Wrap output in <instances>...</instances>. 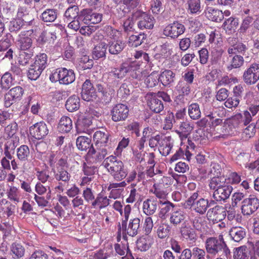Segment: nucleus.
<instances>
[{
    "instance_id": "nucleus-41",
    "label": "nucleus",
    "mask_w": 259,
    "mask_h": 259,
    "mask_svg": "<svg viewBox=\"0 0 259 259\" xmlns=\"http://www.w3.org/2000/svg\"><path fill=\"white\" fill-rule=\"evenodd\" d=\"M242 119L241 114H236L229 119V126L231 128L234 129L235 131H237L244 126L242 122Z\"/></svg>"
},
{
    "instance_id": "nucleus-64",
    "label": "nucleus",
    "mask_w": 259,
    "mask_h": 259,
    "mask_svg": "<svg viewBox=\"0 0 259 259\" xmlns=\"http://www.w3.org/2000/svg\"><path fill=\"white\" fill-rule=\"evenodd\" d=\"M11 37V34H8L0 40V52L5 51L10 47L12 45Z\"/></svg>"
},
{
    "instance_id": "nucleus-60",
    "label": "nucleus",
    "mask_w": 259,
    "mask_h": 259,
    "mask_svg": "<svg viewBox=\"0 0 259 259\" xmlns=\"http://www.w3.org/2000/svg\"><path fill=\"white\" fill-rule=\"evenodd\" d=\"M20 51H33L32 48V41L31 38H22L18 39Z\"/></svg>"
},
{
    "instance_id": "nucleus-3",
    "label": "nucleus",
    "mask_w": 259,
    "mask_h": 259,
    "mask_svg": "<svg viewBox=\"0 0 259 259\" xmlns=\"http://www.w3.org/2000/svg\"><path fill=\"white\" fill-rule=\"evenodd\" d=\"M205 248L206 252L212 255L228 257L230 255V250L224 241L223 235L207 238L205 241Z\"/></svg>"
},
{
    "instance_id": "nucleus-27",
    "label": "nucleus",
    "mask_w": 259,
    "mask_h": 259,
    "mask_svg": "<svg viewBox=\"0 0 259 259\" xmlns=\"http://www.w3.org/2000/svg\"><path fill=\"white\" fill-rule=\"evenodd\" d=\"M92 123L90 116H83L78 118L76 123V128L78 133H85L89 131V128Z\"/></svg>"
},
{
    "instance_id": "nucleus-53",
    "label": "nucleus",
    "mask_w": 259,
    "mask_h": 259,
    "mask_svg": "<svg viewBox=\"0 0 259 259\" xmlns=\"http://www.w3.org/2000/svg\"><path fill=\"white\" fill-rule=\"evenodd\" d=\"M91 162H84L82 164V171L84 176H88L94 177L95 174L97 172V168L93 165Z\"/></svg>"
},
{
    "instance_id": "nucleus-32",
    "label": "nucleus",
    "mask_w": 259,
    "mask_h": 259,
    "mask_svg": "<svg viewBox=\"0 0 259 259\" xmlns=\"http://www.w3.org/2000/svg\"><path fill=\"white\" fill-rule=\"evenodd\" d=\"M72 128V121L71 119L66 116H62L60 119L58 130L62 133H68Z\"/></svg>"
},
{
    "instance_id": "nucleus-58",
    "label": "nucleus",
    "mask_w": 259,
    "mask_h": 259,
    "mask_svg": "<svg viewBox=\"0 0 259 259\" xmlns=\"http://www.w3.org/2000/svg\"><path fill=\"white\" fill-rule=\"evenodd\" d=\"M255 132L256 128L255 124L253 123H250L243 130L242 133V138L244 140H247L254 137Z\"/></svg>"
},
{
    "instance_id": "nucleus-48",
    "label": "nucleus",
    "mask_w": 259,
    "mask_h": 259,
    "mask_svg": "<svg viewBox=\"0 0 259 259\" xmlns=\"http://www.w3.org/2000/svg\"><path fill=\"white\" fill-rule=\"evenodd\" d=\"M44 183L37 182L35 186V191L38 195H43L47 193L46 198L47 199H51V190L49 186H44Z\"/></svg>"
},
{
    "instance_id": "nucleus-47",
    "label": "nucleus",
    "mask_w": 259,
    "mask_h": 259,
    "mask_svg": "<svg viewBox=\"0 0 259 259\" xmlns=\"http://www.w3.org/2000/svg\"><path fill=\"white\" fill-rule=\"evenodd\" d=\"M36 67L44 70L48 65V56L45 53H40L35 57V61L33 64Z\"/></svg>"
},
{
    "instance_id": "nucleus-1",
    "label": "nucleus",
    "mask_w": 259,
    "mask_h": 259,
    "mask_svg": "<svg viewBox=\"0 0 259 259\" xmlns=\"http://www.w3.org/2000/svg\"><path fill=\"white\" fill-rule=\"evenodd\" d=\"M132 207L129 204L124 207V218L121 224H119L118 232L134 237L138 234L140 230V219L138 218H131L127 225V221L131 213Z\"/></svg>"
},
{
    "instance_id": "nucleus-46",
    "label": "nucleus",
    "mask_w": 259,
    "mask_h": 259,
    "mask_svg": "<svg viewBox=\"0 0 259 259\" xmlns=\"http://www.w3.org/2000/svg\"><path fill=\"white\" fill-rule=\"evenodd\" d=\"M91 142V140L90 138L85 136H79L76 139V144L79 150L86 151L93 147Z\"/></svg>"
},
{
    "instance_id": "nucleus-50",
    "label": "nucleus",
    "mask_w": 259,
    "mask_h": 259,
    "mask_svg": "<svg viewBox=\"0 0 259 259\" xmlns=\"http://www.w3.org/2000/svg\"><path fill=\"white\" fill-rule=\"evenodd\" d=\"M239 24V20L237 18L231 17L226 19L223 23L225 29L230 31V32L234 31Z\"/></svg>"
},
{
    "instance_id": "nucleus-8",
    "label": "nucleus",
    "mask_w": 259,
    "mask_h": 259,
    "mask_svg": "<svg viewBox=\"0 0 259 259\" xmlns=\"http://www.w3.org/2000/svg\"><path fill=\"white\" fill-rule=\"evenodd\" d=\"M241 212L245 216H249L259 208V199L255 196L250 195L244 199L241 202Z\"/></svg>"
},
{
    "instance_id": "nucleus-36",
    "label": "nucleus",
    "mask_w": 259,
    "mask_h": 259,
    "mask_svg": "<svg viewBox=\"0 0 259 259\" xmlns=\"http://www.w3.org/2000/svg\"><path fill=\"white\" fill-rule=\"evenodd\" d=\"M33 56V51H20L17 58L18 63L20 65L25 66L29 63Z\"/></svg>"
},
{
    "instance_id": "nucleus-7",
    "label": "nucleus",
    "mask_w": 259,
    "mask_h": 259,
    "mask_svg": "<svg viewBox=\"0 0 259 259\" xmlns=\"http://www.w3.org/2000/svg\"><path fill=\"white\" fill-rule=\"evenodd\" d=\"M185 30L184 25L179 21H174L163 27L162 34L171 39H176L183 34Z\"/></svg>"
},
{
    "instance_id": "nucleus-56",
    "label": "nucleus",
    "mask_w": 259,
    "mask_h": 259,
    "mask_svg": "<svg viewBox=\"0 0 259 259\" xmlns=\"http://www.w3.org/2000/svg\"><path fill=\"white\" fill-rule=\"evenodd\" d=\"M176 90L179 94L188 96L191 91L190 84L185 81L180 80L176 87Z\"/></svg>"
},
{
    "instance_id": "nucleus-51",
    "label": "nucleus",
    "mask_w": 259,
    "mask_h": 259,
    "mask_svg": "<svg viewBox=\"0 0 259 259\" xmlns=\"http://www.w3.org/2000/svg\"><path fill=\"white\" fill-rule=\"evenodd\" d=\"M188 114L193 120L198 119L201 117V111L197 103H192L188 106Z\"/></svg>"
},
{
    "instance_id": "nucleus-16",
    "label": "nucleus",
    "mask_w": 259,
    "mask_h": 259,
    "mask_svg": "<svg viewBox=\"0 0 259 259\" xmlns=\"http://www.w3.org/2000/svg\"><path fill=\"white\" fill-rule=\"evenodd\" d=\"M234 259H256L253 250L246 246H241L235 249Z\"/></svg>"
},
{
    "instance_id": "nucleus-26",
    "label": "nucleus",
    "mask_w": 259,
    "mask_h": 259,
    "mask_svg": "<svg viewBox=\"0 0 259 259\" xmlns=\"http://www.w3.org/2000/svg\"><path fill=\"white\" fill-rule=\"evenodd\" d=\"M111 202V200L102 193H99L96 198L91 203V207L101 210L108 206Z\"/></svg>"
},
{
    "instance_id": "nucleus-9",
    "label": "nucleus",
    "mask_w": 259,
    "mask_h": 259,
    "mask_svg": "<svg viewBox=\"0 0 259 259\" xmlns=\"http://www.w3.org/2000/svg\"><path fill=\"white\" fill-rule=\"evenodd\" d=\"M243 80L247 85L255 84L259 79V64L253 63L244 72Z\"/></svg>"
},
{
    "instance_id": "nucleus-54",
    "label": "nucleus",
    "mask_w": 259,
    "mask_h": 259,
    "mask_svg": "<svg viewBox=\"0 0 259 259\" xmlns=\"http://www.w3.org/2000/svg\"><path fill=\"white\" fill-rule=\"evenodd\" d=\"M159 81V74L157 72H152L145 79V82L148 88L156 86Z\"/></svg>"
},
{
    "instance_id": "nucleus-38",
    "label": "nucleus",
    "mask_w": 259,
    "mask_h": 259,
    "mask_svg": "<svg viewBox=\"0 0 259 259\" xmlns=\"http://www.w3.org/2000/svg\"><path fill=\"white\" fill-rule=\"evenodd\" d=\"M65 106L66 109L69 112L76 111L80 107L79 98L76 95L70 97L66 102Z\"/></svg>"
},
{
    "instance_id": "nucleus-40",
    "label": "nucleus",
    "mask_w": 259,
    "mask_h": 259,
    "mask_svg": "<svg viewBox=\"0 0 259 259\" xmlns=\"http://www.w3.org/2000/svg\"><path fill=\"white\" fill-rule=\"evenodd\" d=\"M143 211L147 215H153L157 209V203L154 201L147 199L143 203Z\"/></svg>"
},
{
    "instance_id": "nucleus-21",
    "label": "nucleus",
    "mask_w": 259,
    "mask_h": 259,
    "mask_svg": "<svg viewBox=\"0 0 259 259\" xmlns=\"http://www.w3.org/2000/svg\"><path fill=\"white\" fill-rule=\"evenodd\" d=\"M183 225L181 229L182 236L190 244H193L197 239L194 230L188 224L185 223Z\"/></svg>"
},
{
    "instance_id": "nucleus-45",
    "label": "nucleus",
    "mask_w": 259,
    "mask_h": 259,
    "mask_svg": "<svg viewBox=\"0 0 259 259\" xmlns=\"http://www.w3.org/2000/svg\"><path fill=\"white\" fill-rule=\"evenodd\" d=\"M14 78L12 76L11 73L6 72L5 73L1 79V87L2 89L7 90L9 89L14 83Z\"/></svg>"
},
{
    "instance_id": "nucleus-31",
    "label": "nucleus",
    "mask_w": 259,
    "mask_h": 259,
    "mask_svg": "<svg viewBox=\"0 0 259 259\" xmlns=\"http://www.w3.org/2000/svg\"><path fill=\"white\" fill-rule=\"evenodd\" d=\"M205 13L207 18L212 21L220 22L224 19L223 12L211 7H207Z\"/></svg>"
},
{
    "instance_id": "nucleus-10",
    "label": "nucleus",
    "mask_w": 259,
    "mask_h": 259,
    "mask_svg": "<svg viewBox=\"0 0 259 259\" xmlns=\"http://www.w3.org/2000/svg\"><path fill=\"white\" fill-rule=\"evenodd\" d=\"M30 135L37 140L45 138L49 133V130L47 124L40 121L35 123L29 127Z\"/></svg>"
},
{
    "instance_id": "nucleus-30",
    "label": "nucleus",
    "mask_w": 259,
    "mask_h": 259,
    "mask_svg": "<svg viewBox=\"0 0 259 259\" xmlns=\"http://www.w3.org/2000/svg\"><path fill=\"white\" fill-rule=\"evenodd\" d=\"M160 82L165 87H169L174 81L175 73L171 70H165L159 74Z\"/></svg>"
},
{
    "instance_id": "nucleus-6",
    "label": "nucleus",
    "mask_w": 259,
    "mask_h": 259,
    "mask_svg": "<svg viewBox=\"0 0 259 259\" xmlns=\"http://www.w3.org/2000/svg\"><path fill=\"white\" fill-rule=\"evenodd\" d=\"M134 64H128L127 63H122L119 68H114L107 74V79L108 83L113 86L118 84L117 79L123 78L129 70L134 67Z\"/></svg>"
},
{
    "instance_id": "nucleus-35",
    "label": "nucleus",
    "mask_w": 259,
    "mask_h": 259,
    "mask_svg": "<svg viewBox=\"0 0 259 259\" xmlns=\"http://www.w3.org/2000/svg\"><path fill=\"white\" fill-rule=\"evenodd\" d=\"M125 44L119 39L112 40L108 43L109 52L112 55L119 54L125 48Z\"/></svg>"
},
{
    "instance_id": "nucleus-18",
    "label": "nucleus",
    "mask_w": 259,
    "mask_h": 259,
    "mask_svg": "<svg viewBox=\"0 0 259 259\" xmlns=\"http://www.w3.org/2000/svg\"><path fill=\"white\" fill-rule=\"evenodd\" d=\"M81 16L85 24H97L102 20V15L99 13H93L91 9H83L81 11Z\"/></svg>"
},
{
    "instance_id": "nucleus-52",
    "label": "nucleus",
    "mask_w": 259,
    "mask_h": 259,
    "mask_svg": "<svg viewBox=\"0 0 259 259\" xmlns=\"http://www.w3.org/2000/svg\"><path fill=\"white\" fill-rule=\"evenodd\" d=\"M79 9L77 6L74 5L69 7L65 12L64 17L66 21H69L75 19L79 16L78 15Z\"/></svg>"
},
{
    "instance_id": "nucleus-24",
    "label": "nucleus",
    "mask_w": 259,
    "mask_h": 259,
    "mask_svg": "<svg viewBox=\"0 0 259 259\" xmlns=\"http://www.w3.org/2000/svg\"><path fill=\"white\" fill-rule=\"evenodd\" d=\"M172 147L173 142L171 137H162L158 146V150L162 156H166L170 153Z\"/></svg>"
},
{
    "instance_id": "nucleus-34",
    "label": "nucleus",
    "mask_w": 259,
    "mask_h": 259,
    "mask_svg": "<svg viewBox=\"0 0 259 259\" xmlns=\"http://www.w3.org/2000/svg\"><path fill=\"white\" fill-rule=\"evenodd\" d=\"M229 235L232 240L238 242L245 237L246 231L245 229L241 227H233L229 231Z\"/></svg>"
},
{
    "instance_id": "nucleus-55",
    "label": "nucleus",
    "mask_w": 259,
    "mask_h": 259,
    "mask_svg": "<svg viewBox=\"0 0 259 259\" xmlns=\"http://www.w3.org/2000/svg\"><path fill=\"white\" fill-rule=\"evenodd\" d=\"M170 231V227L167 224L160 225L157 230V234L160 239H164L169 236Z\"/></svg>"
},
{
    "instance_id": "nucleus-4",
    "label": "nucleus",
    "mask_w": 259,
    "mask_h": 259,
    "mask_svg": "<svg viewBox=\"0 0 259 259\" xmlns=\"http://www.w3.org/2000/svg\"><path fill=\"white\" fill-rule=\"evenodd\" d=\"M198 197V192H193L188 198L186 203L195 212L202 215L206 212L210 204L214 201L212 200L209 203L208 199Z\"/></svg>"
},
{
    "instance_id": "nucleus-62",
    "label": "nucleus",
    "mask_w": 259,
    "mask_h": 259,
    "mask_svg": "<svg viewBox=\"0 0 259 259\" xmlns=\"http://www.w3.org/2000/svg\"><path fill=\"white\" fill-rule=\"evenodd\" d=\"M8 198L17 203L20 201V194L19 190L15 186H11L8 191Z\"/></svg>"
},
{
    "instance_id": "nucleus-49",
    "label": "nucleus",
    "mask_w": 259,
    "mask_h": 259,
    "mask_svg": "<svg viewBox=\"0 0 259 259\" xmlns=\"http://www.w3.org/2000/svg\"><path fill=\"white\" fill-rule=\"evenodd\" d=\"M146 36L144 34L132 35L129 37L127 43L130 47H137L143 42Z\"/></svg>"
},
{
    "instance_id": "nucleus-15",
    "label": "nucleus",
    "mask_w": 259,
    "mask_h": 259,
    "mask_svg": "<svg viewBox=\"0 0 259 259\" xmlns=\"http://www.w3.org/2000/svg\"><path fill=\"white\" fill-rule=\"evenodd\" d=\"M19 142V139L17 136H11L6 139L4 145V153L5 155L10 160L15 153V150Z\"/></svg>"
},
{
    "instance_id": "nucleus-17",
    "label": "nucleus",
    "mask_w": 259,
    "mask_h": 259,
    "mask_svg": "<svg viewBox=\"0 0 259 259\" xmlns=\"http://www.w3.org/2000/svg\"><path fill=\"white\" fill-rule=\"evenodd\" d=\"M116 253L122 256V259H134L131 250L129 249L128 243L126 240L114 245Z\"/></svg>"
},
{
    "instance_id": "nucleus-14",
    "label": "nucleus",
    "mask_w": 259,
    "mask_h": 259,
    "mask_svg": "<svg viewBox=\"0 0 259 259\" xmlns=\"http://www.w3.org/2000/svg\"><path fill=\"white\" fill-rule=\"evenodd\" d=\"M147 105L153 112L160 113L164 109L162 101L159 99L155 93L148 94L146 96Z\"/></svg>"
},
{
    "instance_id": "nucleus-25",
    "label": "nucleus",
    "mask_w": 259,
    "mask_h": 259,
    "mask_svg": "<svg viewBox=\"0 0 259 259\" xmlns=\"http://www.w3.org/2000/svg\"><path fill=\"white\" fill-rule=\"evenodd\" d=\"M109 137V133L106 131H97L94 134V141L95 146L97 148H103L106 146Z\"/></svg>"
},
{
    "instance_id": "nucleus-11",
    "label": "nucleus",
    "mask_w": 259,
    "mask_h": 259,
    "mask_svg": "<svg viewBox=\"0 0 259 259\" xmlns=\"http://www.w3.org/2000/svg\"><path fill=\"white\" fill-rule=\"evenodd\" d=\"M128 112L129 109L126 105L118 104L111 110V119L114 122L124 121L128 117Z\"/></svg>"
},
{
    "instance_id": "nucleus-23",
    "label": "nucleus",
    "mask_w": 259,
    "mask_h": 259,
    "mask_svg": "<svg viewBox=\"0 0 259 259\" xmlns=\"http://www.w3.org/2000/svg\"><path fill=\"white\" fill-rule=\"evenodd\" d=\"M232 191V186L227 185L217 191H213L212 197L216 201H225L229 198Z\"/></svg>"
},
{
    "instance_id": "nucleus-5",
    "label": "nucleus",
    "mask_w": 259,
    "mask_h": 259,
    "mask_svg": "<svg viewBox=\"0 0 259 259\" xmlns=\"http://www.w3.org/2000/svg\"><path fill=\"white\" fill-rule=\"evenodd\" d=\"M75 79L74 71L64 67L56 69L50 76V79L52 82L59 81L60 84L65 85L72 83Z\"/></svg>"
},
{
    "instance_id": "nucleus-44",
    "label": "nucleus",
    "mask_w": 259,
    "mask_h": 259,
    "mask_svg": "<svg viewBox=\"0 0 259 259\" xmlns=\"http://www.w3.org/2000/svg\"><path fill=\"white\" fill-rule=\"evenodd\" d=\"M56 180L68 183L70 180L71 175L68 171L64 168H57V171L54 174Z\"/></svg>"
},
{
    "instance_id": "nucleus-13",
    "label": "nucleus",
    "mask_w": 259,
    "mask_h": 259,
    "mask_svg": "<svg viewBox=\"0 0 259 259\" xmlns=\"http://www.w3.org/2000/svg\"><path fill=\"white\" fill-rule=\"evenodd\" d=\"M81 97L89 102L95 100L97 97L96 89L90 79H86L82 85Z\"/></svg>"
},
{
    "instance_id": "nucleus-59",
    "label": "nucleus",
    "mask_w": 259,
    "mask_h": 259,
    "mask_svg": "<svg viewBox=\"0 0 259 259\" xmlns=\"http://www.w3.org/2000/svg\"><path fill=\"white\" fill-rule=\"evenodd\" d=\"M244 63V59L241 55H236L234 56L230 61V64L227 68L229 70L232 69L240 67Z\"/></svg>"
},
{
    "instance_id": "nucleus-2",
    "label": "nucleus",
    "mask_w": 259,
    "mask_h": 259,
    "mask_svg": "<svg viewBox=\"0 0 259 259\" xmlns=\"http://www.w3.org/2000/svg\"><path fill=\"white\" fill-rule=\"evenodd\" d=\"M102 165L116 181L123 180L127 175V169L124 164L115 156L108 157L103 161Z\"/></svg>"
},
{
    "instance_id": "nucleus-61",
    "label": "nucleus",
    "mask_w": 259,
    "mask_h": 259,
    "mask_svg": "<svg viewBox=\"0 0 259 259\" xmlns=\"http://www.w3.org/2000/svg\"><path fill=\"white\" fill-rule=\"evenodd\" d=\"M24 25V21L21 18H16L12 20L9 23V30L12 32H17Z\"/></svg>"
},
{
    "instance_id": "nucleus-22",
    "label": "nucleus",
    "mask_w": 259,
    "mask_h": 259,
    "mask_svg": "<svg viewBox=\"0 0 259 259\" xmlns=\"http://www.w3.org/2000/svg\"><path fill=\"white\" fill-rule=\"evenodd\" d=\"M160 211L159 216L162 219H165L176 208L175 205L167 200H160Z\"/></svg>"
},
{
    "instance_id": "nucleus-63",
    "label": "nucleus",
    "mask_w": 259,
    "mask_h": 259,
    "mask_svg": "<svg viewBox=\"0 0 259 259\" xmlns=\"http://www.w3.org/2000/svg\"><path fill=\"white\" fill-rule=\"evenodd\" d=\"M43 70L36 67L33 64L30 65L28 72V77L31 80H36L41 74Z\"/></svg>"
},
{
    "instance_id": "nucleus-43",
    "label": "nucleus",
    "mask_w": 259,
    "mask_h": 259,
    "mask_svg": "<svg viewBox=\"0 0 259 259\" xmlns=\"http://www.w3.org/2000/svg\"><path fill=\"white\" fill-rule=\"evenodd\" d=\"M226 184L224 179L221 177H214L209 181V187L211 190L213 191H217L224 186H226Z\"/></svg>"
},
{
    "instance_id": "nucleus-42",
    "label": "nucleus",
    "mask_w": 259,
    "mask_h": 259,
    "mask_svg": "<svg viewBox=\"0 0 259 259\" xmlns=\"http://www.w3.org/2000/svg\"><path fill=\"white\" fill-rule=\"evenodd\" d=\"M30 155V151L29 147L26 145L20 146L17 149V157L21 162L28 161Z\"/></svg>"
},
{
    "instance_id": "nucleus-20",
    "label": "nucleus",
    "mask_w": 259,
    "mask_h": 259,
    "mask_svg": "<svg viewBox=\"0 0 259 259\" xmlns=\"http://www.w3.org/2000/svg\"><path fill=\"white\" fill-rule=\"evenodd\" d=\"M186 217L187 214L183 210L176 209L169 215V221L172 226L177 227L183 222L185 223Z\"/></svg>"
},
{
    "instance_id": "nucleus-37",
    "label": "nucleus",
    "mask_w": 259,
    "mask_h": 259,
    "mask_svg": "<svg viewBox=\"0 0 259 259\" xmlns=\"http://www.w3.org/2000/svg\"><path fill=\"white\" fill-rule=\"evenodd\" d=\"M25 253L24 247L20 243H13L11 246L10 254L14 259H20Z\"/></svg>"
},
{
    "instance_id": "nucleus-12",
    "label": "nucleus",
    "mask_w": 259,
    "mask_h": 259,
    "mask_svg": "<svg viewBox=\"0 0 259 259\" xmlns=\"http://www.w3.org/2000/svg\"><path fill=\"white\" fill-rule=\"evenodd\" d=\"M96 151L93 147L90 148L86 155V161H89L92 163H97L103 160L107 154L106 148H97Z\"/></svg>"
},
{
    "instance_id": "nucleus-33",
    "label": "nucleus",
    "mask_w": 259,
    "mask_h": 259,
    "mask_svg": "<svg viewBox=\"0 0 259 259\" xmlns=\"http://www.w3.org/2000/svg\"><path fill=\"white\" fill-rule=\"evenodd\" d=\"M107 46L105 42H101L95 45L93 49L92 57L98 60L105 57Z\"/></svg>"
},
{
    "instance_id": "nucleus-57",
    "label": "nucleus",
    "mask_w": 259,
    "mask_h": 259,
    "mask_svg": "<svg viewBox=\"0 0 259 259\" xmlns=\"http://www.w3.org/2000/svg\"><path fill=\"white\" fill-rule=\"evenodd\" d=\"M188 11L191 14H197L201 12L200 0H188Z\"/></svg>"
},
{
    "instance_id": "nucleus-39",
    "label": "nucleus",
    "mask_w": 259,
    "mask_h": 259,
    "mask_svg": "<svg viewBox=\"0 0 259 259\" xmlns=\"http://www.w3.org/2000/svg\"><path fill=\"white\" fill-rule=\"evenodd\" d=\"M57 17V10L54 9H47L40 16V19L44 22H53Z\"/></svg>"
},
{
    "instance_id": "nucleus-19",
    "label": "nucleus",
    "mask_w": 259,
    "mask_h": 259,
    "mask_svg": "<svg viewBox=\"0 0 259 259\" xmlns=\"http://www.w3.org/2000/svg\"><path fill=\"white\" fill-rule=\"evenodd\" d=\"M126 185L125 181L110 183L107 188L108 190L110 191L109 198L116 199L119 198L123 191V188Z\"/></svg>"
},
{
    "instance_id": "nucleus-28",
    "label": "nucleus",
    "mask_w": 259,
    "mask_h": 259,
    "mask_svg": "<svg viewBox=\"0 0 259 259\" xmlns=\"http://www.w3.org/2000/svg\"><path fill=\"white\" fill-rule=\"evenodd\" d=\"M155 23V19L145 13L142 14L139 21L138 22V26L141 29H152Z\"/></svg>"
},
{
    "instance_id": "nucleus-29",
    "label": "nucleus",
    "mask_w": 259,
    "mask_h": 259,
    "mask_svg": "<svg viewBox=\"0 0 259 259\" xmlns=\"http://www.w3.org/2000/svg\"><path fill=\"white\" fill-rule=\"evenodd\" d=\"M130 64H134V67L129 70L128 72L133 78L138 80H142L147 76V71L140 69L141 64L135 61L131 62Z\"/></svg>"
}]
</instances>
